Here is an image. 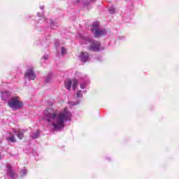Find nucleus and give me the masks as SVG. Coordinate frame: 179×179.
<instances>
[{"instance_id":"obj_24","label":"nucleus","mask_w":179,"mask_h":179,"mask_svg":"<svg viewBox=\"0 0 179 179\" xmlns=\"http://www.w3.org/2000/svg\"><path fill=\"white\" fill-rule=\"evenodd\" d=\"M44 8V6H41V9H43Z\"/></svg>"},{"instance_id":"obj_12","label":"nucleus","mask_w":179,"mask_h":179,"mask_svg":"<svg viewBox=\"0 0 179 179\" xmlns=\"http://www.w3.org/2000/svg\"><path fill=\"white\" fill-rule=\"evenodd\" d=\"M38 136H40V131H37L35 133H34V134L32 135V138L37 139V138H38Z\"/></svg>"},{"instance_id":"obj_4","label":"nucleus","mask_w":179,"mask_h":179,"mask_svg":"<svg viewBox=\"0 0 179 179\" xmlns=\"http://www.w3.org/2000/svg\"><path fill=\"white\" fill-rule=\"evenodd\" d=\"M91 31L96 38L101 37V36H104L106 33L105 29H100V22L99 21L93 22L91 27Z\"/></svg>"},{"instance_id":"obj_21","label":"nucleus","mask_w":179,"mask_h":179,"mask_svg":"<svg viewBox=\"0 0 179 179\" xmlns=\"http://www.w3.org/2000/svg\"><path fill=\"white\" fill-rule=\"evenodd\" d=\"M43 59H48L49 56H48V55H45L44 56H43Z\"/></svg>"},{"instance_id":"obj_3","label":"nucleus","mask_w":179,"mask_h":179,"mask_svg":"<svg viewBox=\"0 0 179 179\" xmlns=\"http://www.w3.org/2000/svg\"><path fill=\"white\" fill-rule=\"evenodd\" d=\"M8 106L13 110H20L23 107V102L19 96H13L8 101Z\"/></svg>"},{"instance_id":"obj_7","label":"nucleus","mask_w":179,"mask_h":179,"mask_svg":"<svg viewBox=\"0 0 179 179\" xmlns=\"http://www.w3.org/2000/svg\"><path fill=\"white\" fill-rule=\"evenodd\" d=\"M80 59L82 62H87L90 61L89 53L86 52H81L80 55Z\"/></svg>"},{"instance_id":"obj_14","label":"nucleus","mask_w":179,"mask_h":179,"mask_svg":"<svg viewBox=\"0 0 179 179\" xmlns=\"http://www.w3.org/2000/svg\"><path fill=\"white\" fill-rule=\"evenodd\" d=\"M76 3H79L83 0H75ZM87 3H93V2H96V0H87Z\"/></svg>"},{"instance_id":"obj_22","label":"nucleus","mask_w":179,"mask_h":179,"mask_svg":"<svg viewBox=\"0 0 179 179\" xmlns=\"http://www.w3.org/2000/svg\"><path fill=\"white\" fill-rule=\"evenodd\" d=\"M80 87H81V89H85V87H86V85L82 84V85H80Z\"/></svg>"},{"instance_id":"obj_13","label":"nucleus","mask_w":179,"mask_h":179,"mask_svg":"<svg viewBox=\"0 0 179 179\" xmlns=\"http://www.w3.org/2000/svg\"><path fill=\"white\" fill-rule=\"evenodd\" d=\"M7 141H10V142H16V138H15V136H12L10 137L7 138Z\"/></svg>"},{"instance_id":"obj_6","label":"nucleus","mask_w":179,"mask_h":179,"mask_svg":"<svg viewBox=\"0 0 179 179\" xmlns=\"http://www.w3.org/2000/svg\"><path fill=\"white\" fill-rule=\"evenodd\" d=\"M24 77L28 80H34L36 78H37V76H36V73H34L33 67H30L27 69V72L24 74Z\"/></svg>"},{"instance_id":"obj_15","label":"nucleus","mask_w":179,"mask_h":179,"mask_svg":"<svg viewBox=\"0 0 179 179\" xmlns=\"http://www.w3.org/2000/svg\"><path fill=\"white\" fill-rule=\"evenodd\" d=\"M17 138H19V139H23V132L21 131H19L17 134Z\"/></svg>"},{"instance_id":"obj_8","label":"nucleus","mask_w":179,"mask_h":179,"mask_svg":"<svg viewBox=\"0 0 179 179\" xmlns=\"http://www.w3.org/2000/svg\"><path fill=\"white\" fill-rule=\"evenodd\" d=\"M7 174L11 177L12 179L16 178V173L12 170V166L10 164H7Z\"/></svg>"},{"instance_id":"obj_23","label":"nucleus","mask_w":179,"mask_h":179,"mask_svg":"<svg viewBox=\"0 0 179 179\" xmlns=\"http://www.w3.org/2000/svg\"><path fill=\"white\" fill-rule=\"evenodd\" d=\"M38 16L41 17V15H40V13H38Z\"/></svg>"},{"instance_id":"obj_19","label":"nucleus","mask_w":179,"mask_h":179,"mask_svg":"<svg viewBox=\"0 0 179 179\" xmlns=\"http://www.w3.org/2000/svg\"><path fill=\"white\" fill-rule=\"evenodd\" d=\"M77 97H82V91H78Z\"/></svg>"},{"instance_id":"obj_11","label":"nucleus","mask_w":179,"mask_h":179,"mask_svg":"<svg viewBox=\"0 0 179 179\" xmlns=\"http://www.w3.org/2000/svg\"><path fill=\"white\" fill-rule=\"evenodd\" d=\"M49 23H50L51 29H57V27H58V25H55V23H54V21H52V20H50Z\"/></svg>"},{"instance_id":"obj_1","label":"nucleus","mask_w":179,"mask_h":179,"mask_svg":"<svg viewBox=\"0 0 179 179\" xmlns=\"http://www.w3.org/2000/svg\"><path fill=\"white\" fill-rule=\"evenodd\" d=\"M43 119L48 122L49 125L53 127V129L59 131V129H62L64 127H65V122H66V121H71L72 113L69 112L68 108H65L64 110L59 113L56 110H45Z\"/></svg>"},{"instance_id":"obj_17","label":"nucleus","mask_w":179,"mask_h":179,"mask_svg":"<svg viewBox=\"0 0 179 179\" xmlns=\"http://www.w3.org/2000/svg\"><path fill=\"white\" fill-rule=\"evenodd\" d=\"M115 12V8L114 7H110L109 8V13H110V15H113V13H114Z\"/></svg>"},{"instance_id":"obj_25","label":"nucleus","mask_w":179,"mask_h":179,"mask_svg":"<svg viewBox=\"0 0 179 179\" xmlns=\"http://www.w3.org/2000/svg\"><path fill=\"white\" fill-rule=\"evenodd\" d=\"M0 159H1V155H0Z\"/></svg>"},{"instance_id":"obj_16","label":"nucleus","mask_w":179,"mask_h":179,"mask_svg":"<svg viewBox=\"0 0 179 179\" xmlns=\"http://www.w3.org/2000/svg\"><path fill=\"white\" fill-rule=\"evenodd\" d=\"M69 104H70L71 106H77V104H79V101H69Z\"/></svg>"},{"instance_id":"obj_9","label":"nucleus","mask_w":179,"mask_h":179,"mask_svg":"<svg viewBox=\"0 0 179 179\" xmlns=\"http://www.w3.org/2000/svg\"><path fill=\"white\" fill-rule=\"evenodd\" d=\"M10 96V92H8V91H4L3 92H1V99L2 100H6V99H8V97Z\"/></svg>"},{"instance_id":"obj_10","label":"nucleus","mask_w":179,"mask_h":179,"mask_svg":"<svg viewBox=\"0 0 179 179\" xmlns=\"http://www.w3.org/2000/svg\"><path fill=\"white\" fill-rule=\"evenodd\" d=\"M52 78H54V74L52 73H49L45 79V83H48V82H50Z\"/></svg>"},{"instance_id":"obj_2","label":"nucleus","mask_w":179,"mask_h":179,"mask_svg":"<svg viewBox=\"0 0 179 179\" xmlns=\"http://www.w3.org/2000/svg\"><path fill=\"white\" fill-rule=\"evenodd\" d=\"M78 36L83 44H91L89 47L90 51H102V50H104L100 42L93 41L89 37L82 36V34H78Z\"/></svg>"},{"instance_id":"obj_20","label":"nucleus","mask_w":179,"mask_h":179,"mask_svg":"<svg viewBox=\"0 0 179 179\" xmlns=\"http://www.w3.org/2000/svg\"><path fill=\"white\" fill-rule=\"evenodd\" d=\"M22 171L23 176H26V174L27 173V169H23Z\"/></svg>"},{"instance_id":"obj_5","label":"nucleus","mask_w":179,"mask_h":179,"mask_svg":"<svg viewBox=\"0 0 179 179\" xmlns=\"http://www.w3.org/2000/svg\"><path fill=\"white\" fill-rule=\"evenodd\" d=\"M78 80H68L65 81L64 86L67 90H69L71 87H73V90H76V87H78Z\"/></svg>"},{"instance_id":"obj_18","label":"nucleus","mask_w":179,"mask_h":179,"mask_svg":"<svg viewBox=\"0 0 179 179\" xmlns=\"http://www.w3.org/2000/svg\"><path fill=\"white\" fill-rule=\"evenodd\" d=\"M61 50L62 55H65V54H66V49H65V48L62 47Z\"/></svg>"}]
</instances>
